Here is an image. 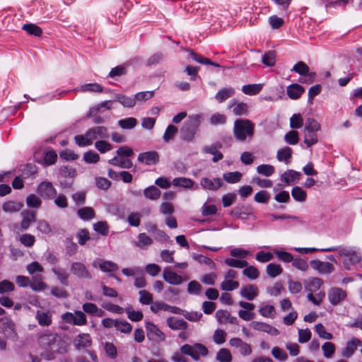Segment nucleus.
Wrapping results in <instances>:
<instances>
[{
    "mask_svg": "<svg viewBox=\"0 0 362 362\" xmlns=\"http://www.w3.org/2000/svg\"><path fill=\"white\" fill-rule=\"evenodd\" d=\"M83 160L87 163H96L100 160V156L93 151H88L83 154Z\"/></svg>",
    "mask_w": 362,
    "mask_h": 362,
    "instance_id": "338daca9",
    "label": "nucleus"
},
{
    "mask_svg": "<svg viewBox=\"0 0 362 362\" xmlns=\"http://www.w3.org/2000/svg\"><path fill=\"white\" fill-rule=\"evenodd\" d=\"M76 144L80 147L90 146L93 142L90 137L88 136V132L85 134H78L74 136Z\"/></svg>",
    "mask_w": 362,
    "mask_h": 362,
    "instance_id": "37998d69",
    "label": "nucleus"
},
{
    "mask_svg": "<svg viewBox=\"0 0 362 362\" xmlns=\"http://www.w3.org/2000/svg\"><path fill=\"white\" fill-rule=\"evenodd\" d=\"M23 207V204L20 202L13 201H8L3 204L2 209L5 212L13 213L19 211Z\"/></svg>",
    "mask_w": 362,
    "mask_h": 362,
    "instance_id": "f704fd0d",
    "label": "nucleus"
},
{
    "mask_svg": "<svg viewBox=\"0 0 362 362\" xmlns=\"http://www.w3.org/2000/svg\"><path fill=\"white\" fill-rule=\"evenodd\" d=\"M37 193L45 199H53L57 195V190L51 182L45 181L37 186Z\"/></svg>",
    "mask_w": 362,
    "mask_h": 362,
    "instance_id": "423d86ee",
    "label": "nucleus"
},
{
    "mask_svg": "<svg viewBox=\"0 0 362 362\" xmlns=\"http://www.w3.org/2000/svg\"><path fill=\"white\" fill-rule=\"evenodd\" d=\"M228 107L229 109L233 107V112L236 115H242L247 111V105L244 103H238L235 99L229 103Z\"/></svg>",
    "mask_w": 362,
    "mask_h": 362,
    "instance_id": "bb28decb",
    "label": "nucleus"
},
{
    "mask_svg": "<svg viewBox=\"0 0 362 362\" xmlns=\"http://www.w3.org/2000/svg\"><path fill=\"white\" fill-rule=\"evenodd\" d=\"M304 134V143L306 144L308 148L311 147L314 144L318 142V137L317 132L303 131Z\"/></svg>",
    "mask_w": 362,
    "mask_h": 362,
    "instance_id": "ea45409f",
    "label": "nucleus"
},
{
    "mask_svg": "<svg viewBox=\"0 0 362 362\" xmlns=\"http://www.w3.org/2000/svg\"><path fill=\"white\" fill-rule=\"evenodd\" d=\"M78 217L83 221H89L95 217V211L89 206H84L77 211Z\"/></svg>",
    "mask_w": 362,
    "mask_h": 362,
    "instance_id": "7c9ffc66",
    "label": "nucleus"
},
{
    "mask_svg": "<svg viewBox=\"0 0 362 362\" xmlns=\"http://www.w3.org/2000/svg\"><path fill=\"white\" fill-rule=\"evenodd\" d=\"M163 278L165 281L171 285H180L182 282V278L181 276L170 271L168 268H165L163 270Z\"/></svg>",
    "mask_w": 362,
    "mask_h": 362,
    "instance_id": "6ab92c4d",
    "label": "nucleus"
},
{
    "mask_svg": "<svg viewBox=\"0 0 362 362\" xmlns=\"http://www.w3.org/2000/svg\"><path fill=\"white\" fill-rule=\"evenodd\" d=\"M328 300L333 306L342 305L347 298V293L345 290L339 287H333L328 291Z\"/></svg>",
    "mask_w": 362,
    "mask_h": 362,
    "instance_id": "39448f33",
    "label": "nucleus"
},
{
    "mask_svg": "<svg viewBox=\"0 0 362 362\" xmlns=\"http://www.w3.org/2000/svg\"><path fill=\"white\" fill-rule=\"evenodd\" d=\"M189 56L195 62L205 65H211L215 67H220V64L216 62L211 61L209 59L204 57L200 54H197L196 52L191 50L189 52Z\"/></svg>",
    "mask_w": 362,
    "mask_h": 362,
    "instance_id": "c756f323",
    "label": "nucleus"
},
{
    "mask_svg": "<svg viewBox=\"0 0 362 362\" xmlns=\"http://www.w3.org/2000/svg\"><path fill=\"white\" fill-rule=\"evenodd\" d=\"M310 264L313 269L317 270L321 274H329L334 271V265L327 262L313 259L310 261Z\"/></svg>",
    "mask_w": 362,
    "mask_h": 362,
    "instance_id": "9b49d317",
    "label": "nucleus"
},
{
    "mask_svg": "<svg viewBox=\"0 0 362 362\" xmlns=\"http://www.w3.org/2000/svg\"><path fill=\"white\" fill-rule=\"evenodd\" d=\"M291 196L298 202H304L307 199V193L301 187L296 186L291 190Z\"/></svg>",
    "mask_w": 362,
    "mask_h": 362,
    "instance_id": "e433bc0d",
    "label": "nucleus"
},
{
    "mask_svg": "<svg viewBox=\"0 0 362 362\" xmlns=\"http://www.w3.org/2000/svg\"><path fill=\"white\" fill-rule=\"evenodd\" d=\"M315 332L318 334L320 337L331 340L333 338V336L331 333L327 332L324 327V325L321 323H319L315 326Z\"/></svg>",
    "mask_w": 362,
    "mask_h": 362,
    "instance_id": "69168bd1",
    "label": "nucleus"
},
{
    "mask_svg": "<svg viewBox=\"0 0 362 362\" xmlns=\"http://www.w3.org/2000/svg\"><path fill=\"white\" fill-rule=\"evenodd\" d=\"M137 124V120L134 117H127L118 121V125L124 129H132Z\"/></svg>",
    "mask_w": 362,
    "mask_h": 362,
    "instance_id": "de8ad7c7",
    "label": "nucleus"
},
{
    "mask_svg": "<svg viewBox=\"0 0 362 362\" xmlns=\"http://www.w3.org/2000/svg\"><path fill=\"white\" fill-rule=\"evenodd\" d=\"M304 92V87L298 83H292L286 89L288 96L292 100L298 99Z\"/></svg>",
    "mask_w": 362,
    "mask_h": 362,
    "instance_id": "412c9836",
    "label": "nucleus"
},
{
    "mask_svg": "<svg viewBox=\"0 0 362 362\" xmlns=\"http://www.w3.org/2000/svg\"><path fill=\"white\" fill-rule=\"evenodd\" d=\"M293 151L291 148L286 146L279 149L276 153V158L279 161H284L286 164L290 163V158H291Z\"/></svg>",
    "mask_w": 362,
    "mask_h": 362,
    "instance_id": "c85d7f7f",
    "label": "nucleus"
},
{
    "mask_svg": "<svg viewBox=\"0 0 362 362\" xmlns=\"http://www.w3.org/2000/svg\"><path fill=\"white\" fill-rule=\"evenodd\" d=\"M323 354L325 358H329L335 352V346L332 342H325L322 346Z\"/></svg>",
    "mask_w": 362,
    "mask_h": 362,
    "instance_id": "774afa93",
    "label": "nucleus"
},
{
    "mask_svg": "<svg viewBox=\"0 0 362 362\" xmlns=\"http://www.w3.org/2000/svg\"><path fill=\"white\" fill-rule=\"evenodd\" d=\"M26 204L28 207L38 209L42 204V201L37 195L32 194L27 197Z\"/></svg>",
    "mask_w": 362,
    "mask_h": 362,
    "instance_id": "6e6d98bb",
    "label": "nucleus"
},
{
    "mask_svg": "<svg viewBox=\"0 0 362 362\" xmlns=\"http://www.w3.org/2000/svg\"><path fill=\"white\" fill-rule=\"evenodd\" d=\"M151 310L154 313H158L159 310L168 311L171 313L177 314V315L182 314V313H183V310L178 307L172 306V305H168L163 302H158V301L155 302L151 306Z\"/></svg>",
    "mask_w": 362,
    "mask_h": 362,
    "instance_id": "f8f14e48",
    "label": "nucleus"
},
{
    "mask_svg": "<svg viewBox=\"0 0 362 362\" xmlns=\"http://www.w3.org/2000/svg\"><path fill=\"white\" fill-rule=\"evenodd\" d=\"M37 230L41 233L49 235L52 233V229L49 223L44 220L40 219L37 221Z\"/></svg>",
    "mask_w": 362,
    "mask_h": 362,
    "instance_id": "49530a36",
    "label": "nucleus"
},
{
    "mask_svg": "<svg viewBox=\"0 0 362 362\" xmlns=\"http://www.w3.org/2000/svg\"><path fill=\"white\" fill-rule=\"evenodd\" d=\"M261 62L269 67H272L276 64L275 51H269L261 56Z\"/></svg>",
    "mask_w": 362,
    "mask_h": 362,
    "instance_id": "4c0bfd02",
    "label": "nucleus"
},
{
    "mask_svg": "<svg viewBox=\"0 0 362 362\" xmlns=\"http://www.w3.org/2000/svg\"><path fill=\"white\" fill-rule=\"evenodd\" d=\"M71 273L78 279H91L92 275L84 264L74 262L71 265Z\"/></svg>",
    "mask_w": 362,
    "mask_h": 362,
    "instance_id": "1a4fd4ad",
    "label": "nucleus"
},
{
    "mask_svg": "<svg viewBox=\"0 0 362 362\" xmlns=\"http://www.w3.org/2000/svg\"><path fill=\"white\" fill-rule=\"evenodd\" d=\"M242 177V173L238 171L228 172L223 175V180L230 184H235L240 182Z\"/></svg>",
    "mask_w": 362,
    "mask_h": 362,
    "instance_id": "79ce46f5",
    "label": "nucleus"
},
{
    "mask_svg": "<svg viewBox=\"0 0 362 362\" xmlns=\"http://www.w3.org/2000/svg\"><path fill=\"white\" fill-rule=\"evenodd\" d=\"M202 116L200 115H192L188 117L180 128V139L183 141H192L194 135L201 124Z\"/></svg>",
    "mask_w": 362,
    "mask_h": 362,
    "instance_id": "f03ea898",
    "label": "nucleus"
},
{
    "mask_svg": "<svg viewBox=\"0 0 362 362\" xmlns=\"http://www.w3.org/2000/svg\"><path fill=\"white\" fill-rule=\"evenodd\" d=\"M139 302L143 305H150L153 303V296L146 290H141L139 292Z\"/></svg>",
    "mask_w": 362,
    "mask_h": 362,
    "instance_id": "bf43d9fd",
    "label": "nucleus"
},
{
    "mask_svg": "<svg viewBox=\"0 0 362 362\" xmlns=\"http://www.w3.org/2000/svg\"><path fill=\"white\" fill-rule=\"evenodd\" d=\"M266 271L268 276L271 278H275L282 273L283 269L279 264L270 263L267 266Z\"/></svg>",
    "mask_w": 362,
    "mask_h": 362,
    "instance_id": "a18cd8bd",
    "label": "nucleus"
},
{
    "mask_svg": "<svg viewBox=\"0 0 362 362\" xmlns=\"http://www.w3.org/2000/svg\"><path fill=\"white\" fill-rule=\"evenodd\" d=\"M161 194L160 190L155 186H150L144 190V195L146 198L156 200Z\"/></svg>",
    "mask_w": 362,
    "mask_h": 362,
    "instance_id": "58836bf2",
    "label": "nucleus"
},
{
    "mask_svg": "<svg viewBox=\"0 0 362 362\" xmlns=\"http://www.w3.org/2000/svg\"><path fill=\"white\" fill-rule=\"evenodd\" d=\"M73 344L78 350L90 347L92 344L91 337L89 334H79L74 339Z\"/></svg>",
    "mask_w": 362,
    "mask_h": 362,
    "instance_id": "4468645a",
    "label": "nucleus"
},
{
    "mask_svg": "<svg viewBox=\"0 0 362 362\" xmlns=\"http://www.w3.org/2000/svg\"><path fill=\"white\" fill-rule=\"evenodd\" d=\"M128 317L134 322H139L143 319L144 315L141 311H135L132 308L125 310Z\"/></svg>",
    "mask_w": 362,
    "mask_h": 362,
    "instance_id": "0e129e2a",
    "label": "nucleus"
},
{
    "mask_svg": "<svg viewBox=\"0 0 362 362\" xmlns=\"http://www.w3.org/2000/svg\"><path fill=\"white\" fill-rule=\"evenodd\" d=\"M0 331L5 335L11 336L14 334V324L7 317L0 319Z\"/></svg>",
    "mask_w": 362,
    "mask_h": 362,
    "instance_id": "b1692460",
    "label": "nucleus"
},
{
    "mask_svg": "<svg viewBox=\"0 0 362 362\" xmlns=\"http://www.w3.org/2000/svg\"><path fill=\"white\" fill-rule=\"evenodd\" d=\"M216 360L218 362H231L232 356L228 349L222 348L216 354Z\"/></svg>",
    "mask_w": 362,
    "mask_h": 362,
    "instance_id": "603ef678",
    "label": "nucleus"
},
{
    "mask_svg": "<svg viewBox=\"0 0 362 362\" xmlns=\"http://www.w3.org/2000/svg\"><path fill=\"white\" fill-rule=\"evenodd\" d=\"M93 267H98L99 269L103 272H112L119 269L118 265L111 261L100 259L97 264L96 262L93 263Z\"/></svg>",
    "mask_w": 362,
    "mask_h": 362,
    "instance_id": "4be33fe9",
    "label": "nucleus"
},
{
    "mask_svg": "<svg viewBox=\"0 0 362 362\" xmlns=\"http://www.w3.org/2000/svg\"><path fill=\"white\" fill-rule=\"evenodd\" d=\"M303 126V119L300 114H293L290 118V127L291 129H300Z\"/></svg>",
    "mask_w": 362,
    "mask_h": 362,
    "instance_id": "5fc2aeb1",
    "label": "nucleus"
},
{
    "mask_svg": "<svg viewBox=\"0 0 362 362\" xmlns=\"http://www.w3.org/2000/svg\"><path fill=\"white\" fill-rule=\"evenodd\" d=\"M235 95V89L232 87L223 88L219 90L215 95L218 103H223Z\"/></svg>",
    "mask_w": 362,
    "mask_h": 362,
    "instance_id": "393cba45",
    "label": "nucleus"
},
{
    "mask_svg": "<svg viewBox=\"0 0 362 362\" xmlns=\"http://www.w3.org/2000/svg\"><path fill=\"white\" fill-rule=\"evenodd\" d=\"M22 220L21 222V228L26 230L30 225L36 221L35 212L30 210H24L21 214Z\"/></svg>",
    "mask_w": 362,
    "mask_h": 362,
    "instance_id": "2eb2a0df",
    "label": "nucleus"
},
{
    "mask_svg": "<svg viewBox=\"0 0 362 362\" xmlns=\"http://www.w3.org/2000/svg\"><path fill=\"white\" fill-rule=\"evenodd\" d=\"M138 160L141 163H145L148 165H155L159 161V155L156 151L141 153L138 156Z\"/></svg>",
    "mask_w": 362,
    "mask_h": 362,
    "instance_id": "f3484780",
    "label": "nucleus"
},
{
    "mask_svg": "<svg viewBox=\"0 0 362 362\" xmlns=\"http://www.w3.org/2000/svg\"><path fill=\"white\" fill-rule=\"evenodd\" d=\"M285 141L290 145L297 144L299 140L298 133L296 131L291 130L284 136Z\"/></svg>",
    "mask_w": 362,
    "mask_h": 362,
    "instance_id": "052dcab7",
    "label": "nucleus"
},
{
    "mask_svg": "<svg viewBox=\"0 0 362 362\" xmlns=\"http://www.w3.org/2000/svg\"><path fill=\"white\" fill-rule=\"evenodd\" d=\"M361 345H362V341L356 337H353L346 342L345 348L342 350L341 355L347 358L351 357L356 351L357 347Z\"/></svg>",
    "mask_w": 362,
    "mask_h": 362,
    "instance_id": "ddd939ff",
    "label": "nucleus"
},
{
    "mask_svg": "<svg viewBox=\"0 0 362 362\" xmlns=\"http://www.w3.org/2000/svg\"><path fill=\"white\" fill-rule=\"evenodd\" d=\"M146 329L147 332V337L151 340H163L165 338L164 334L159 329V328L153 324L148 322L146 323Z\"/></svg>",
    "mask_w": 362,
    "mask_h": 362,
    "instance_id": "dca6fc26",
    "label": "nucleus"
},
{
    "mask_svg": "<svg viewBox=\"0 0 362 362\" xmlns=\"http://www.w3.org/2000/svg\"><path fill=\"white\" fill-rule=\"evenodd\" d=\"M83 310L85 313L93 315L97 317H101L104 314V311L99 309L96 305L91 303H86L83 305Z\"/></svg>",
    "mask_w": 362,
    "mask_h": 362,
    "instance_id": "473e14b6",
    "label": "nucleus"
},
{
    "mask_svg": "<svg viewBox=\"0 0 362 362\" xmlns=\"http://www.w3.org/2000/svg\"><path fill=\"white\" fill-rule=\"evenodd\" d=\"M36 320L40 325L49 326L52 324V315L49 312L37 310L36 313Z\"/></svg>",
    "mask_w": 362,
    "mask_h": 362,
    "instance_id": "cd10ccee",
    "label": "nucleus"
},
{
    "mask_svg": "<svg viewBox=\"0 0 362 362\" xmlns=\"http://www.w3.org/2000/svg\"><path fill=\"white\" fill-rule=\"evenodd\" d=\"M168 326L174 330H185L188 327L187 323L182 319H178L175 317H170L167 319Z\"/></svg>",
    "mask_w": 362,
    "mask_h": 362,
    "instance_id": "5701e85b",
    "label": "nucleus"
},
{
    "mask_svg": "<svg viewBox=\"0 0 362 362\" xmlns=\"http://www.w3.org/2000/svg\"><path fill=\"white\" fill-rule=\"evenodd\" d=\"M339 255L341 257H344L343 260V266L346 270H351L353 267L358 263L361 257L356 251L353 248L346 247H341L339 250Z\"/></svg>",
    "mask_w": 362,
    "mask_h": 362,
    "instance_id": "7ed1b4c3",
    "label": "nucleus"
},
{
    "mask_svg": "<svg viewBox=\"0 0 362 362\" xmlns=\"http://www.w3.org/2000/svg\"><path fill=\"white\" fill-rule=\"evenodd\" d=\"M95 148L100 153H105L112 149V145L105 139L98 140L95 142Z\"/></svg>",
    "mask_w": 362,
    "mask_h": 362,
    "instance_id": "09e8293b",
    "label": "nucleus"
},
{
    "mask_svg": "<svg viewBox=\"0 0 362 362\" xmlns=\"http://www.w3.org/2000/svg\"><path fill=\"white\" fill-rule=\"evenodd\" d=\"M291 71L304 76L309 71V66L305 62L300 61L296 63Z\"/></svg>",
    "mask_w": 362,
    "mask_h": 362,
    "instance_id": "4d7b16f0",
    "label": "nucleus"
},
{
    "mask_svg": "<svg viewBox=\"0 0 362 362\" xmlns=\"http://www.w3.org/2000/svg\"><path fill=\"white\" fill-rule=\"evenodd\" d=\"M182 354L189 356L194 361H198L200 356H206L209 354L208 349L200 343H195L194 345L184 344L180 347Z\"/></svg>",
    "mask_w": 362,
    "mask_h": 362,
    "instance_id": "20e7f679",
    "label": "nucleus"
},
{
    "mask_svg": "<svg viewBox=\"0 0 362 362\" xmlns=\"http://www.w3.org/2000/svg\"><path fill=\"white\" fill-rule=\"evenodd\" d=\"M22 29L27 32L28 34L36 37H40L42 34V29L39 26L33 23L24 24L22 27Z\"/></svg>",
    "mask_w": 362,
    "mask_h": 362,
    "instance_id": "a19ab883",
    "label": "nucleus"
},
{
    "mask_svg": "<svg viewBox=\"0 0 362 362\" xmlns=\"http://www.w3.org/2000/svg\"><path fill=\"white\" fill-rule=\"evenodd\" d=\"M37 343L45 350L41 356L47 361L55 358L56 354H64L68 352L69 344L57 333L47 331L38 336Z\"/></svg>",
    "mask_w": 362,
    "mask_h": 362,
    "instance_id": "f257e3e1",
    "label": "nucleus"
},
{
    "mask_svg": "<svg viewBox=\"0 0 362 362\" xmlns=\"http://www.w3.org/2000/svg\"><path fill=\"white\" fill-rule=\"evenodd\" d=\"M19 240L25 247H31L35 243V238L30 233H25L20 237Z\"/></svg>",
    "mask_w": 362,
    "mask_h": 362,
    "instance_id": "13d9d810",
    "label": "nucleus"
},
{
    "mask_svg": "<svg viewBox=\"0 0 362 362\" xmlns=\"http://www.w3.org/2000/svg\"><path fill=\"white\" fill-rule=\"evenodd\" d=\"M172 183L175 187H182L186 189H191L194 185V181L187 177H175L173 180Z\"/></svg>",
    "mask_w": 362,
    "mask_h": 362,
    "instance_id": "72a5a7b5",
    "label": "nucleus"
},
{
    "mask_svg": "<svg viewBox=\"0 0 362 362\" xmlns=\"http://www.w3.org/2000/svg\"><path fill=\"white\" fill-rule=\"evenodd\" d=\"M30 288L35 291H40L45 289L47 286L41 280L40 275H36L33 277V280L30 283Z\"/></svg>",
    "mask_w": 362,
    "mask_h": 362,
    "instance_id": "c03bdc74",
    "label": "nucleus"
},
{
    "mask_svg": "<svg viewBox=\"0 0 362 362\" xmlns=\"http://www.w3.org/2000/svg\"><path fill=\"white\" fill-rule=\"evenodd\" d=\"M249 134V120L238 119L235 122L234 135L240 141H244Z\"/></svg>",
    "mask_w": 362,
    "mask_h": 362,
    "instance_id": "6e6552de",
    "label": "nucleus"
},
{
    "mask_svg": "<svg viewBox=\"0 0 362 362\" xmlns=\"http://www.w3.org/2000/svg\"><path fill=\"white\" fill-rule=\"evenodd\" d=\"M300 173L294 170H287L281 175V180L287 185L293 184L296 180H300Z\"/></svg>",
    "mask_w": 362,
    "mask_h": 362,
    "instance_id": "a211bd4d",
    "label": "nucleus"
},
{
    "mask_svg": "<svg viewBox=\"0 0 362 362\" xmlns=\"http://www.w3.org/2000/svg\"><path fill=\"white\" fill-rule=\"evenodd\" d=\"M115 101L125 107H133L136 105L134 97H129L122 94L115 95Z\"/></svg>",
    "mask_w": 362,
    "mask_h": 362,
    "instance_id": "2f4dec72",
    "label": "nucleus"
},
{
    "mask_svg": "<svg viewBox=\"0 0 362 362\" xmlns=\"http://www.w3.org/2000/svg\"><path fill=\"white\" fill-rule=\"evenodd\" d=\"M52 272L55 274L61 284L65 286L68 285L69 274L64 269L54 267L52 269Z\"/></svg>",
    "mask_w": 362,
    "mask_h": 362,
    "instance_id": "c9c22d12",
    "label": "nucleus"
},
{
    "mask_svg": "<svg viewBox=\"0 0 362 362\" xmlns=\"http://www.w3.org/2000/svg\"><path fill=\"white\" fill-rule=\"evenodd\" d=\"M62 319L64 322L74 325H84L87 323L86 316L81 311H76L74 313H66Z\"/></svg>",
    "mask_w": 362,
    "mask_h": 362,
    "instance_id": "0eeeda50",
    "label": "nucleus"
},
{
    "mask_svg": "<svg viewBox=\"0 0 362 362\" xmlns=\"http://www.w3.org/2000/svg\"><path fill=\"white\" fill-rule=\"evenodd\" d=\"M177 131L178 129L173 124L168 125L164 133L163 140L165 142H168L170 140H173Z\"/></svg>",
    "mask_w": 362,
    "mask_h": 362,
    "instance_id": "680f3d73",
    "label": "nucleus"
},
{
    "mask_svg": "<svg viewBox=\"0 0 362 362\" xmlns=\"http://www.w3.org/2000/svg\"><path fill=\"white\" fill-rule=\"evenodd\" d=\"M88 136L90 137L91 141L103 140L109 138L108 129L104 126H95L89 128L88 130Z\"/></svg>",
    "mask_w": 362,
    "mask_h": 362,
    "instance_id": "9d476101",
    "label": "nucleus"
},
{
    "mask_svg": "<svg viewBox=\"0 0 362 362\" xmlns=\"http://www.w3.org/2000/svg\"><path fill=\"white\" fill-rule=\"evenodd\" d=\"M257 172L265 177H269L274 173L275 168L273 165L269 164H262L257 166Z\"/></svg>",
    "mask_w": 362,
    "mask_h": 362,
    "instance_id": "8fccbe9b",
    "label": "nucleus"
},
{
    "mask_svg": "<svg viewBox=\"0 0 362 362\" xmlns=\"http://www.w3.org/2000/svg\"><path fill=\"white\" fill-rule=\"evenodd\" d=\"M323 284V281L320 278H312L309 280L306 288L310 292L313 293L320 289V286Z\"/></svg>",
    "mask_w": 362,
    "mask_h": 362,
    "instance_id": "864d4df0",
    "label": "nucleus"
},
{
    "mask_svg": "<svg viewBox=\"0 0 362 362\" xmlns=\"http://www.w3.org/2000/svg\"><path fill=\"white\" fill-rule=\"evenodd\" d=\"M259 313L262 316L270 318H274L276 315L274 307L270 305H266L261 307Z\"/></svg>",
    "mask_w": 362,
    "mask_h": 362,
    "instance_id": "e2e57ef3",
    "label": "nucleus"
},
{
    "mask_svg": "<svg viewBox=\"0 0 362 362\" xmlns=\"http://www.w3.org/2000/svg\"><path fill=\"white\" fill-rule=\"evenodd\" d=\"M200 185L205 189L216 190L222 186L223 182L220 178L211 180L207 177H203L201 179Z\"/></svg>",
    "mask_w": 362,
    "mask_h": 362,
    "instance_id": "aec40b11",
    "label": "nucleus"
},
{
    "mask_svg": "<svg viewBox=\"0 0 362 362\" xmlns=\"http://www.w3.org/2000/svg\"><path fill=\"white\" fill-rule=\"evenodd\" d=\"M108 163L114 166H118L126 169H129L133 166V163L131 160L124 158L123 157L115 156L113 158L109 160Z\"/></svg>",
    "mask_w": 362,
    "mask_h": 362,
    "instance_id": "a878e982",
    "label": "nucleus"
},
{
    "mask_svg": "<svg viewBox=\"0 0 362 362\" xmlns=\"http://www.w3.org/2000/svg\"><path fill=\"white\" fill-rule=\"evenodd\" d=\"M320 123L313 118H308L305 123L304 130L317 132L320 130Z\"/></svg>",
    "mask_w": 362,
    "mask_h": 362,
    "instance_id": "3c124183",
    "label": "nucleus"
}]
</instances>
